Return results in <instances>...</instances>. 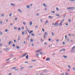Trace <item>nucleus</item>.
I'll return each instance as SVG.
<instances>
[{"label": "nucleus", "instance_id": "ea45409f", "mask_svg": "<svg viewBox=\"0 0 75 75\" xmlns=\"http://www.w3.org/2000/svg\"><path fill=\"white\" fill-rule=\"evenodd\" d=\"M36 16H39V13H37L36 14Z\"/></svg>", "mask_w": 75, "mask_h": 75}, {"label": "nucleus", "instance_id": "79ce46f5", "mask_svg": "<svg viewBox=\"0 0 75 75\" xmlns=\"http://www.w3.org/2000/svg\"><path fill=\"white\" fill-rule=\"evenodd\" d=\"M68 35L69 36H72V35H71V34H68Z\"/></svg>", "mask_w": 75, "mask_h": 75}, {"label": "nucleus", "instance_id": "c85d7f7f", "mask_svg": "<svg viewBox=\"0 0 75 75\" xmlns=\"http://www.w3.org/2000/svg\"><path fill=\"white\" fill-rule=\"evenodd\" d=\"M65 16H66V14H64L63 18H65Z\"/></svg>", "mask_w": 75, "mask_h": 75}, {"label": "nucleus", "instance_id": "1a4fd4ad", "mask_svg": "<svg viewBox=\"0 0 75 75\" xmlns=\"http://www.w3.org/2000/svg\"><path fill=\"white\" fill-rule=\"evenodd\" d=\"M43 6L44 7H47V5L45 4H43Z\"/></svg>", "mask_w": 75, "mask_h": 75}, {"label": "nucleus", "instance_id": "864d4df0", "mask_svg": "<svg viewBox=\"0 0 75 75\" xmlns=\"http://www.w3.org/2000/svg\"><path fill=\"white\" fill-rule=\"evenodd\" d=\"M0 34L1 35H2V34H3V33L1 32L0 33Z\"/></svg>", "mask_w": 75, "mask_h": 75}, {"label": "nucleus", "instance_id": "0eeeda50", "mask_svg": "<svg viewBox=\"0 0 75 75\" xmlns=\"http://www.w3.org/2000/svg\"><path fill=\"white\" fill-rule=\"evenodd\" d=\"M3 50H4V51H6V50H10V49H8V48H6H6H4V49H3Z\"/></svg>", "mask_w": 75, "mask_h": 75}, {"label": "nucleus", "instance_id": "5fc2aeb1", "mask_svg": "<svg viewBox=\"0 0 75 75\" xmlns=\"http://www.w3.org/2000/svg\"><path fill=\"white\" fill-rule=\"evenodd\" d=\"M15 71H18V69H16V68L15 69Z\"/></svg>", "mask_w": 75, "mask_h": 75}, {"label": "nucleus", "instance_id": "f257e3e1", "mask_svg": "<svg viewBox=\"0 0 75 75\" xmlns=\"http://www.w3.org/2000/svg\"><path fill=\"white\" fill-rule=\"evenodd\" d=\"M75 48V47L74 46L72 48V49H71V52H74V49Z\"/></svg>", "mask_w": 75, "mask_h": 75}, {"label": "nucleus", "instance_id": "4468645a", "mask_svg": "<svg viewBox=\"0 0 75 75\" xmlns=\"http://www.w3.org/2000/svg\"><path fill=\"white\" fill-rule=\"evenodd\" d=\"M12 42L11 41H9V43L8 44V45H10V44H11V43Z\"/></svg>", "mask_w": 75, "mask_h": 75}, {"label": "nucleus", "instance_id": "603ef678", "mask_svg": "<svg viewBox=\"0 0 75 75\" xmlns=\"http://www.w3.org/2000/svg\"><path fill=\"white\" fill-rule=\"evenodd\" d=\"M65 73H66V75H68V73H67V72H65Z\"/></svg>", "mask_w": 75, "mask_h": 75}, {"label": "nucleus", "instance_id": "3c124183", "mask_svg": "<svg viewBox=\"0 0 75 75\" xmlns=\"http://www.w3.org/2000/svg\"><path fill=\"white\" fill-rule=\"evenodd\" d=\"M23 24L24 25H25V22H23Z\"/></svg>", "mask_w": 75, "mask_h": 75}, {"label": "nucleus", "instance_id": "b1692460", "mask_svg": "<svg viewBox=\"0 0 75 75\" xmlns=\"http://www.w3.org/2000/svg\"><path fill=\"white\" fill-rule=\"evenodd\" d=\"M33 32V30L31 31L29 33V34H31V33H32Z\"/></svg>", "mask_w": 75, "mask_h": 75}, {"label": "nucleus", "instance_id": "7ed1b4c3", "mask_svg": "<svg viewBox=\"0 0 75 75\" xmlns=\"http://www.w3.org/2000/svg\"><path fill=\"white\" fill-rule=\"evenodd\" d=\"M62 23H63V22L62 21L59 24V25L60 26H62Z\"/></svg>", "mask_w": 75, "mask_h": 75}, {"label": "nucleus", "instance_id": "58836bf2", "mask_svg": "<svg viewBox=\"0 0 75 75\" xmlns=\"http://www.w3.org/2000/svg\"><path fill=\"white\" fill-rule=\"evenodd\" d=\"M75 7H71V9H73L74 8H75Z\"/></svg>", "mask_w": 75, "mask_h": 75}, {"label": "nucleus", "instance_id": "6e6552de", "mask_svg": "<svg viewBox=\"0 0 75 75\" xmlns=\"http://www.w3.org/2000/svg\"><path fill=\"white\" fill-rule=\"evenodd\" d=\"M63 58H67V56L64 55L63 56Z\"/></svg>", "mask_w": 75, "mask_h": 75}, {"label": "nucleus", "instance_id": "774afa93", "mask_svg": "<svg viewBox=\"0 0 75 75\" xmlns=\"http://www.w3.org/2000/svg\"><path fill=\"white\" fill-rule=\"evenodd\" d=\"M61 75H64V73H63L62 74H61Z\"/></svg>", "mask_w": 75, "mask_h": 75}, {"label": "nucleus", "instance_id": "6e6d98bb", "mask_svg": "<svg viewBox=\"0 0 75 75\" xmlns=\"http://www.w3.org/2000/svg\"><path fill=\"white\" fill-rule=\"evenodd\" d=\"M49 41H51V39L50 38H49L48 39Z\"/></svg>", "mask_w": 75, "mask_h": 75}, {"label": "nucleus", "instance_id": "69168bd1", "mask_svg": "<svg viewBox=\"0 0 75 75\" xmlns=\"http://www.w3.org/2000/svg\"><path fill=\"white\" fill-rule=\"evenodd\" d=\"M3 23L2 22V21H0V24H2Z\"/></svg>", "mask_w": 75, "mask_h": 75}, {"label": "nucleus", "instance_id": "8fccbe9b", "mask_svg": "<svg viewBox=\"0 0 75 75\" xmlns=\"http://www.w3.org/2000/svg\"><path fill=\"white\" fill-rule=\"evenodd\" d=\"M30 37V35H29L28 36V39H29V37Z\"/></svg>", "mask_w": 75, "mask_h": 75}, {"label": "nucleus", "instance_id": "a878e982", "mask_svg": "<svg viewBox=\"0 0 75 75\" xmlns=\"http://www.w3.org/2000/svg\"><path fill=\"white\" fill-rule=\"evenodd\" d=\"M51 12L52 13H53V14H54L55 13V11H51Z\"/></svg>", "mask_w": 75, "mask_h": 75}, {"label": "nucleus", "instance_id": "c03bdc74", "mask_svg": "<svg viewBox=\"0 0 75 75\" xmlns=\"http://www.w3.org/2000/svg\"><path fill=\"white\" fill-rule=\"evenodd\" d=\"M32 62H35L36 61V60H32Z\"/></svg>", "mask_w": 75, "mask_h": 75}, {"label": "nucleus", "instance_id": "f03ea898", "mask_svg": "<svg viewBox=\"0 0 75 75\" xmlns=\"http://www.w3.org/2000/svg\"><path fill=\"white\" fill-rule=\"evenodd\" d=\"M59 25V23H57V22H56L54 24V26H58Z\"/></svg>", "mask_w": 75, "mask_h": 75}, {"label": "nucleus", "instance_id": "f3484780", "mask_svg": "<svg viewBox=\"0 0 75 75\" xmlns=\"http://www.w3.org/2000/svg\"><path fill=\"white\" fill-rule=\"evenodd\" d=\"M21 29L22 30H24V27L23 26L22 28H21Z\"/></svg>", "mask_w": 75, "mask_h": 75}, {"label": "nucleus", "instance_id": "a211bd4d", "mask_svg": "<svg viewBox=\"0 0 75 75\" xmlns=\"http://www.w3.org/2000/svg\"><path fill=\"white\" fill-rule=\"evenodd\" d=\"M16 48H17V49H20V47L19 46H16Z\"/></svg>", "mask_w": 75, "mask_h": 75}, {"label": "nucleus", "instance_id": "13d9d810", "mask_svg": "<svg viewBox=\"0 0 75 75\" xmlns=\"http://www.w3.org/2000/svg\"><path fill=\"white\" fill-rule=\"evenodd\" d=\"M44 37L45 38L46 37H45V35H44Z\"/></svg>", "mask_w": 75, "mask_h": 75}, {"label": "nucleus", "instance_id": "39448f33", "mask_svg": "<svg viewBox=\"0 0 75 75\" xmlns=\"http://www.w3.org/2000/svg\"><path fill=\"white\" fill-rule=\"evenodd\" d=\"M28 54V53H25L24 54H23V55H22V57H25V55H27V54Z\"/></svg>", "mask_w": 75, "mask_h": 75}, {"label": "nucleus", "instance_id": "9d476101", "mask_svg": "<svg viewBox=\"0 0 75 75\" xmlns=\"http://www.w3.org/2000/svg\"><path fill=\"white\" fill-rule=\"evenodd\" d=\"M18 10L19 11V12H20V13H22V11H21V10H20V9H18Z\"/></svg>", "mask_w": 75, "mask_h": 75}, {"label": "nucleus", "instance_id": "c756f323", "mask_svg": "<svg viewBox=\"0 0 75 75\" xmlns=\"http://www.w3.org/2000/svg\"><path fill=\"white\" fill-rule=\"evenodd\" d=\"M11 16H12V13H11L10 14L9 16V17H11Z\"/></svg>", "mask_w": 75, "mask_h": 75}, {"label": "nucleus", "instance_id": "bf43d9fd", "mask_svg": "<svg viewBox=\"0 0 75 75\" xmlns=\"http://www.w3.org/2000/svg\"><path fill=\"white\" fill-rule=\"evenodd\" d=\"M13 54L10 55V57H13Z\"/></svg>", "mask_w": 75, "mask_h": 75}, {"label": "nucleus", "instance_id": "09e8293b", "mask_svg": "<svg viewBox=\"0 0 75 75\" xmlns=\"http://www.w3.org/2000/svg\"><path fill=\"white\" fill-rule=\"evenodd\" d=\"M48 21H47L45 23V24H47V23H48Z\"/></svg>", "mask_w": 75, "mask_h": 75}, {"label": "nucleus", "instance_id": "680f3d73", "mask_svg": "<svg viewBox=\"0 0 75 75\" xmlns=\"http://www.w3.org/2000/svg\"><path fill=\"white\" fill-rule=\"evenodd\" d=\"M1 16H2V17H3L4 16V15L3 14H2Z\"/></svg>", "mask_w": 75, "mask_h": 75}, {"label": "nucleus", "instance_id": "f704fd0d", "mask_svg": "<svg viewBox=\"0 0 75 75\" xmlns=\"http://www.w3.org/2000/svg\"><path fill=\"white\" fill-rule=\"evenodd\" d=\"M67 9H71V7L68 8Z\"/></svg>", "mask_w": 75, "mask_h": 75}, {"label": "nucleus", "instance_id": "5701e85b", "mask_svg": "<svg viewBox=\"0 0 75 75\" xmlns=\"http://www.w3.org/2000/svg\"><path fill=\"white\" fill-rule=\"evenodd\" d=\"M52 34V36H54V33L53 32H51Z\"/></svg>", "mask_w": 75, "mask_h": 75}, {"label": "nucleus", "instance_id": "9b49d317", "mask_svg": "<svg viewBox=\"0 0 75 75\" xmlns=\"http://www.w3.org/2000/svg\"><path fill=\"white\" fill-rule=\"evenodd\" d=\"M30 25H31L32 24H33V23L32 22V21H30Z\"/></svg>", "mask_w": 75, "mask_h": 75}, {"label": "nucleus", "instance_id": "4d7b16f0", "mask_svg": "<svg viewBox=\"0 0 75 75\" xmlns=\"http://www.w3.org/2000/svg\"><path fill=\"white\" fill-rule=\"evenodd\" d=\"M35 28H37L38 27V26L36 25V26L35 27Z\"/></svg>", "mask_w": 75, "mask_h": 75}, {"label": "nucleus", "instance_id": "6ab92c4d", "mask_svg": "<svg viewBox=\"0 0 75 75\" xmlns=\"http://www.w3.org/2000/svg\"><path fill=\"white\" fill-rule=\"evenodd\" d=\"M28 55H27V56L26 57V59H28Z\"/></svg>", "mask_w": 75, "mask_h": 75}, {"label": "nucleus", "instance_id": "e433bc0d", "mask_svg": "<svg viewBox=\"0 0 75 75\" xmlns=\"http://www.w3.org/2000/svg\"><path fill=\"white\" fill-rule=\"evenodd\" d=\"M40 55H42V52H40Z\"/></svg>", "mask_w": 75, "mask_h": 75}, {"label": "nucleus", "instance_id": "a19ab883", "mask_svg": "<svg viewBox=\"0 0 75 75\" xmlns=\"http://www.w3.org/2000/svg\"><path fill=\"white\" fill-rule=\"evenodd\" d=\"M27 31H28V33H29L30 31L29 30H28V28H27Z\"/></svg>", "mask_w": 75, "mask_h": 75}, {"label": "nucleus", "instance_id": "bb28decb", "mask_svg": "<svg viewBox=\"0 0 75 75\" xmlns=\"http://www.w3.org/2000/svg\"><path fill=\"white\" fill-rule=\"evenodd\" d=\"M69 1H75V0H69Z\"/></svg>", "mask_w": 75, "mask_h": 75}, {"label": "nucleus", "instance_id": "de8ad7c7", "mask_svg": "<svg viewBox=\"0 0 75 75\" xmlns=\"http://www.w3.org/2000/svg\"><path fill=\"white\" fill-rule=\"evenodd\" d=\"M18 30H21V28H20L19 27L18 28Z\"/></svg>", "mask_w": 75, "mask_h": 75}, {"label": "nucleus", "instance_id": "052dcab7", "mask_svg": "<svg viewBox=\"0 0 75 75\" xmlns=\"http://www.w3.org/2000/svg\"><path fill=\"white\" fill-rule=\"evenodd\" d=\"M7 31H8V29H6L5 30V32H7Z\"/></svg>", "mask_w": 75, "mask_h": 75}, {"label": "nucleus", "instance_id": "412c9836", "mask_svg": "<svg viewBox=\"0 0 75 75\" xmlns=\"http://www.w3.org/2000/svg\"><path fill=\"white\" fill-rule=\"evenodd\" d=\"M10 4H11V6H14V4H13L12 3H11Z\"/></svg>", "mask_w": 75, "mask_h": 75}, {"label": "nucleus", "instance_id": "4be33fe9", "mask_svg": "<svg viewBox=\"0 0 75 75\" xmlns=\"http://www.w3.org/2000/svg\"><path fill=\"white\" fill-rule=\"evenodd\" d=\"M65 40H67V35H65Z\"/></svg>", "mask_w": 75, "mask_h": 75}, {"label": "nucleus", "instance_id": "aec40b11", "mask_svg": "<svg viewBox=\"0 0 75 75\" xmlns=\"http://www.w3.org/2000/svg\"><path fill=\"white\" fill-rule=\"evenodd\" d=\"M26 7L28 8H30V6H29L28 5L26 6Z\"/></svg>", "mask_w": 75, "mask_h": 75}, {"label": "nucleus", "instance_id": "4c0bfd02", "mask_svg": "<svg viewBox=\"0 0 75 75\" xmlns=\"http://www.w3.org/2000/svg\"><path fill=\"white\" fill-rule=\"evenodd\" d=\"M44 44L45 45H47V43L46 42H45Z\"/></svg>", "mask_w": 75, "mask_h": 75}, {"label": "nucleus", "instance_id": "7c9ffc66", "mask_svg": "<svg viewBox=\"0 0 75 75\" xmlns=\"http://www.w3.org/2000/svg\"><path fill=\"white\" fill-rule=\"evenodd\" d=\"M15 44H13V45H12V46L13 47H15Z\"/></svg>", "mask_w": 75, "mask_h": 75}, {"label": "nucleus", "instance_id": "473e14b6", "mask_svg": "<svg viewBox=\"0 0 75 75\" xmlns=\"http://www.w3.org/2000/svg\"><path fill=\"white\" fill-rule=\"evenodd\" d=\"M56 16L57 17H59V14H57Z\"/></svg>", "mask_w": 75, "mask_h": 75}, {"label": "nucleus", "instance_id": "37998d69", "mask_svg": "<svg viewBox=\"0 0 75 75\" xmlns=\"http://www.w3.org/2000/svg\"><path fill=\"white\" fill-rule=\"evenodd\" d=\"M25 63L26 64H28V62H25Z\"/></svg>", "mask_w": 75, "mask_h": 75}, {"label": "nucleus", "instance_id": "2f4dec72", "mask_svg": "<svg viewBox=\"0 0 75 75\" xmlns=\"http://www.w3.org/2000/svg\"><path fill=\"white\" fill-rule=\"evenodd\" d=\"M30 41H31V42H33V39H31Z\"/></svg>", "mask_w": 75, "mask_h": 75}, {"label": "nucleus", "instance_id": "49530a36", "mask_svg": "<svg viewBox=\"0 0 75 75\" xmlns=\"http://www.w3.org/2000/svg\"><path fill=\"white\" fill-rule=\"evenodd\" d=\"M22 33L23 35H24L25 33H24V32H22Z\"/></svg>", "mask_w": 75, "mask_h": 75}, {"label": "nucleus", "instance_id": "e2e57ef3", "mask_svg": "<svg viewBox=\"0 0 75 75\" xmlns=\"http://www.w3.org/2000/svg\"><path fill=\"white\" fill-rule=\"evenodd\" d=\"M66 25H68V23H66Z\"/></svg>", "mask_w": 75, "mask_h": 75}, {"label": "nucleus", "instance_id": "ddd939ff", "mask_svg": "<svg viewBox=\"0 0 75 75\" xmlns=\"http://www.w3.org/2000/svg\"><path fill=\"white\" fill-rule=\"evenodd\" d=\"M48 18H53V17H52V16H48Z\"/></svg>", "mask_w": 75, "mask_h": 75}, {"label": "nucleus", "instance_id": "dca6fc26", "mask_svg": "<svg viewBox=\"0 0 75 75\" xmlns=\"http://www.w3.org/2000/svg\"><path fill=\"white\" fill-rule=\"evenodd\" d=\"M20 38H21V37L20 36H19L18 38V40L19 41H20Z\"/></svg>", "mask_w": 75, "mask_h": 75}, {"label": "nucleus", "instance_id": "72a5a7b5", "mask_svg": "<svg viewBox=\"0 0 75 75\" xmlns=\"http://www.w3.org/2000/svg\"><path fill=\"white\" fill-rule=\"evenodd\" d=\"M45 33L46 35H47V32H45Z\"/></svg>", "mask_w": 75, "mask_h": 75}, {"label": "nucleus", "instance_id": "2eb2a0df", "mask_svg": "<svg viewBox=\"0 0 75 75\" xmlns=\"http://www.w3.org/2000/svg\"><path fill=\"white\" fill-rule=\"evenodd\" d=\"M65 50H66L65 49H62L61 50H60L59 52H61V51H65Z\"/></svg>", "mask_w": 75, "mask_h": 75}, {"label": "nucleus", "instance_id": "423d86ee", "mask_svg": "<svg viewBox=\"0 0 75 75\" xmlns=\"http://www.w3.org/2000/svg\"><path fill=\"white\" fill-rule=\"evenodd\" d=\"M42 51V49L38 50L37 51H36V52H40V51Z\"/></svg>", "mask_w": 75, "mask_h": 75}, {"label": "nucleus", "instance_id": "0e129e2a", "mask_svg": "<svg viewBox=\"0 0 75 75\" xmlns=\"http://www.w3.org/2000/svg\"><path fill=\"white\" fill-rule=\"evenodd\" d=\"M73 70L74 71H75V68H73Z\"/></svg>", "mask_w": 75, "mask_h": 75}, {"label": "nucleus", "instance_id": "20e7f679", "mask_svg": "<svg viewBox=\"0 0 75 75\" xmlns=\"http://www.w3.org/2000/svg\"><path fill=\"white\" fill-rule=\"evenodd\" d=\"M50 58H47L46 59V60L47 61H50Z\"/></svg>", "mask_w": 75, "mask_h": 75}, {"label": "nucleus", "instance_id": "f8f14e48", "mask_svg": "<svg viewBox=\"0 0 75 75\" xmlns=\"http://www.w3.org/2000/svg\"><path fill=\"white\" fill-rule=\"evenodd\" d=\"M16 69V67H14L12 68V70L15 69V70Z\"/></svg>", "mask_w": 75, "mask_h": 75}, {"label": "nucleus", "instance_id": "393cba45", "mask_svg": "<svg viewBox=\"0 0 75 75\" xmlns=\"http://www.w3.org/2000/svg\"><path fill=\"white\" fill-rule=\"evenodd\" d=\"M31 35L32 36H34V33H32L31 34Z\"/></svg>", "mask_w": 75, "mask_h": 75}, {"label": "nucleus", "instance_id": "338daca9", "mask_svg": "<svg viewBox=\"0 0 75 75\" xmlns=\"http://www.w3.org/2000/svg\"><path fill=\"white\" fill-rule=\"evenodd\" d=\"M23 43H24V44H25V41H24L23 42Z\"/></svg>", "mask_w": 75, "mask_h": 75}, {"label": "nucleus", "instance_id": "c9c22d12", "mask_svg": "<svg viewBox=\"0 0 75 75\" xmlns=\"http://www.w3.org/2000/svg\"><path fill=\"white\" fill-rule=\"evenodd\" d=\"M42 30L43 32H44V29L43 28H42Z\"/></svg>", "mask_w": 75, "mask_h": 75}, {"label": "nucleus", "instance_id": "a18cd8bd", "mask_svg": "<svg viewBox=\"0 0 75 75\" xmlns=\"http://www.w3.org/2000/svg\"><path fill=\"white\" fill-rule=\"evenodd\" d=\"M56 8L57 10H59V8Z\"/></svg>", "mask_w": 75, "mask_h": 75}, {"label": "nucleus", "instance_id": "cd10ccee", "mask_svg": "<svg viewBox=\"0 0 75 75\" xmlns=\"http://www.w3.org/2000/svg\"><path fill=\"white\" fill-rule=\"evenodd\" d=\"M17 27H14V30H17Z\"/></svg>", "mask_w": 75, "mask_h": 75}]
</instances>
